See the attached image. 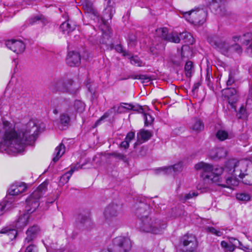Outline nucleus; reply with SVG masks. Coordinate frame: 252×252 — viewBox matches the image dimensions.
<instances>
[{"instance_id":"bf43d9fd","label":"nucleus","mask_w":252,"mask_h":252,"mask_svg":"<svg viewBox=\"0 0 252 252\" xmlns=\"http://www.w3.org/2000/svg\"><path fill=\"white\" fill-rule=\"evenodd\" d=\"M232 40L234 42L240 41L242 43V36H234L232 37Z\"/></svg>"},{"instance_id":"3c124183","label":"nucleus","mask_w":252,"mask_h":252,"mask_svg":"<svg viewBox=\"0 0 252 252\" xmlns=\"http://www.w3.org/2000/svg\"><path fill=\"white\" fill-rule=\"evenodd\" d=\"M211 70V68L209 66H207L206 68V80L208 82L211 81V78H212Z\"/></svg>"},{"instance_id":"58836bf2","label":"nucleus","mask_w":252,"mask_h":252,"mask_svg":"<svg viewBox=\"0 0 252 252\" xmlns=\"http://www.w3.org/2000/svg\"><path fill=\"white\" fill-rule=\"evenodd\" d=\"M123 104L124 105V107H125V110L126 112V110H133L134 111H137L139 112H143V110L142 106H135L132 105L131 104L126 103H124Z\"/></svg>"},{"instance_id":"f704fd0d","label":"nucleus","mask_w":252,"mask_h":252,"mask_svg":"<svg viewBox=\"0 0 252 252\" xmlns=\"http://www.w3.org/2000/svg\"><path fill=\"white\" fill-rule=\"evenodd\" d=\"M216 137L220 141H224L225 139L230 138L227 131L224 130H219L216 133Z\"/></svg>"},{"instance_id":"a211bd4d","label":"nucleus","mask_w":252,"mask_h":252,"mask_svg":"<svg viewBox=\"0 0 252 252\" xmlns=\"http://www.w3.org/2000/svg\"><path fill=\"white\" fill-rule=\"evenodd\" d=\"M85 110V104L80 100H75L73 106H70L67 108V112L70 115L76 116L77 113H82Z\"/></svg>"},{"instance_id":"de8ad7c7","label":"nucleus","mask_w":252,"mask_h":252,"mask_svg":"<svg viewBox=\"0 0 252 252\" xmlns=\"http://www.w3.org/2000/svg\"><path fill=\"white\" fill-rule=\"evenodd\" d=\"M238 114L239 115V116H238L239 118H242V117H247L248 116L247 110L243 106H242L240 107Z\"/></svg>"},{"instance_id":"49530a36","label":"nucleus","mask_w":252,"mask_h":252,"mask_svg":"<svg viewBox=\"0 0 252 252\" xmlns=\"http://www.w3.org/2000/svg\"><path fill=\"white\" fill-rule=\"evenodd\" d=\"M208 232H210L213 234H215L217 236H220L222 235V232L220 231L217 230L213 227H208L206 228Z\"/></svg>"},{"instance_id":"9d476101","label":"nucleus","mask_w":252,"mask_h":252,"mask_svg":"<svg viewBox=\"0 0 252 252\" xmlns=\"http://www.w3.org/2000/svg\"><path fill=\"white\" fill-rule=\"evenodd\" d=\"M208 41L212 46L224 55L229 56L231 55L230 46L225 41L220 40L217 37H209Z\"/></svg>"},{"instance_id":"6ab92c4d","label":"nucleus","mask_w":252,"mask_h":252,"mask_svg":"<svg viewBox=\"0 0 252 252\" xmlns=\"http://www.w3.org/2000/svg\"><path fill=\"white\" fill-rule=\"evenodd\" d=\"M242 44L243 46H246V52L248 54L252 56V33L248 32L243 34L242 36Z\"/></svg>"},{"instance_id":"c756f323","label":"nucleus","mask_w":252,"mask_h":252,"mask_svg":"<svg viewBox=\"0 0 252 252\" xmlns=\"http://www.w3.org/2000/svg\"><path fill=\"white\" fill-rule=\"evenodd\" d=\"M156 34L162 39L167 40L168 37V31L166 28H160L156 31Z\"/></svg>"},{"instance_id":"4be33fe9","label":"nucleus","mask_w":252,"mask_h":252,"mask_svg":"<svg viewBox=\"0 0 252 252\" xmlns=\"http://www.w3.org/2000/svg\"><path fill=\"white\" fill-rule=\"evenodd\" d=\"M189 128L196 132H200L204 128V124L202 122L197 118L191 120L189 124Z\"/></svg>"},{"instance_id":"f03ea898","label":"nucleus","mask_w":252,"mask_h":252,"mask_svg":"<svg viewBox=\"0 0 252 252\" xmlns=\"http://www.w3.org/2000/svg\"><path fill=\"white\" fill-rule=\"evenodd\" d=\"M47 189V183L44 182L41 184L26 200V209L28 214L20 216L15 224L17 229L21 230L28 223L29 214H32L38 207V200L45 193Z\"/></svg>"},{"instance_id":"a878e982","label":"nucleus","mask_w":252,"mask_h":252,"mask_svg":"<svg viewBox=\"0 0 252 252\" xmlns=\"http://www.w3.org/2000/svg\"><path fill=\"white\" fill-rule=\"evenodd\" d=\"M152 136L150 131L142 129L137 133V137L139 139L142 140L143 142L147 141Z\"/></svg>"},{"instance_id":"4d7b16f0","label":"nucleus","mask_w":252,"mask_h":252,"mask_svg":"<svg viewBox=\"0 0 252 252\" xmlns=\"http://www.w3.org/2000/svg\"><path fill=\"white\" fill-rule=\"evenodd\" d=\"M129 143L126 141L125 139L124 141H123L121 144V147L124 148L126 149H127L129 147Z\"/></svg>"},{"instance_id":"72a5a7b5","label":"nucleus","mask_w":252,"mask_h":252,"mask_svg":"<svg viewBox=\"0 0 252 252\" xmlns=\"http://www.w3.org/2000/svg\"><path fill=\"white\" fill-rule=\"evenodd\" d=\"M0 232L6 234L11 240L15 239L17 234V230L15 229L4 228Z\"/></svg>"},{"instance_id":"4468645a","label":"nucleus","mask_w":252,"mask_h":252,"mask_svg":"<svg viewBox=\"0 0 252 252\" xmlns=\"http://www.w3.org/2000/svg\"><path fill=\"white\" fill-rule=\"evenodd\" d=\"M210 8L216 14L222 15L225 13V1L223 0H205Z\"/></svg>"},{"instance_id":"a18cd8bd","label":"nucleus","mask_w":252,"mask_h":252,"mask_svg":"<svg viewBox=\"0 0 252 252\" xmlns=\"http://www.w3.org/2000/svg\"><path fill=\"white\" fill-rule=\"evenodd\" d=\"M198 195V193L195 191H191L185 194L183 199L184 201L192 198L194 197H196Z\"/></svg>"},{"instance_id":"393cba45","label":"nucleus","mask_w":252,"mask_h":252,"mask_svg":"<svg viewBox=\"0 0 252 252\" xmlns=\"http://www.w3.org/2000/svg\"><path fill=\"white\" fill-rule=\"evenodd\" d=\"M238 184V181L235 178L231 177L226 178L224 183H221V182L220 181L218 185L223 187L231 188L232 186H237Z\"/></svg>"},{"instance_id":"79ce46f5","label":"nucleus","mask_w":252,"mask_h":252,"mask_svg":"<svg viewBox=\"0 0 252 252\" xmlns=\"http://www.w3.org/2000/svg\"><path fill=\"white\" fill-rule=\"evenodd\" d=\"M114 48L117 52L122 53L124 56H130V54L128 52L123 50L121 44L116 45Z\"/></svg>"},{"instance_id":"69168bd1","label":"nucleus","mask_w":252,"mask_h":252,"mask_svg":"<svg viewBox=\"0 0 252 252\" xmlns=\"http://www.w3.org/2000/svg\"><path fill=\"white\" fill-rule=\"evenodd\" d=\"M54 113L56 114H57L58 112V110L57 109H55L53 111Z\"/></svg>"},{"instance_id":"680f3d73","label":"nucleus","mask_w":252,"mask_h":252,"mask_svg":"<svg viewBox=\"0 0 252 252\" xmlns=\"http://www.w3.org/2000/svg\"><path fill=\"white\" fill-rule=\"evenodd\" d=\"M250 106H252V99L248 98L246 101V107L249 109Z\"/></svg>"},{"instance_id":"bb28decb","label":"nucleus","mask_w":252,"mask_h":252,"mask_svg":"<svg viewBox=\"0 0 252 252\" xmlns=\"http://www.w3.org/2000/svg\"><path fill=\"white\" fill-rule=\"evenodd\" d=\"M223 168L221 167L217 166L215 168L213 167V170L211 171V173H212V177H217V181H212V183H217L218 184L220 182V178L219 176L223 172Z\"/></svg>"},{"instance_id":"052dcab7","label":"nucleus","mask_w":252,"mask_h":252,"mask_svg":"<svg viewBox=\"0 0 252 252\" xmlns=\"http://www.w3.org/2000/svg\"><path fill=\"white\" fill-rule=\"evenodd\" d=\"M81 168H82V166H81L79 164H77L73 166V167H71V168L70 170H73V172H74L75 171L78 170Z\"/></svg>"},{"instance_id":"412c9836","label":"nucleus","mask_w":252,"mask_h":252,"mask_svg":"<svg viewBox=\"0 0 252 252\" xmlns=\"http://www.w3.org/2000/svg\"><path fill=\"white\" fill-rule=\"evenodd\" d=\"M227 155L226 150L223 148H218L212 150L210 157L214 159H220L225 158Z\"/></svg>"},{"instance_id":"f257e3e1","label":"nucleus","mask_w":252,"mask_h":252,"mask_svg":"<svg viewBox=\"0 0 252 252\" xmlns=\"http://www.w3.org/2000/svg\"><path fill=\"white\" fill-rule=\"evenodd\" d=\"M3 127L0 131V150L7 149L14 153L24 151L25 145H30L35 140L37 127L34 122L30 121L27 125L16 130L15 125L3 120Z\"/></svg>"},{"instance_id":"37998d69","label":"nucleus","mask_w":252,"mask_h":252,"mask_svg":"<svg viewBox=\"0 0 252 252\" xmlns=\"http://www.w3.org/2000/svg\"><path fill=\"white\" fill-rule=\"evenodd\" d=\"M145 125L148 126L154 122V118L150 114L144 113Z\"/></svg>"},{"instance_id":"c9c22d12","label":"nucleus","mask_w":252,"mask_h":252,"mask_svg":"<svg viewBox=\"0 0 252 252\" xmlns=\"http://www.w3.org/2000/svg\"><path fill=\"white\" fill-rule=\"evenodd\" d=\"M73 173V170H70L68 172L64 174L60 178V183L63 185L67 183L68 182Z\"/></svg>"},{"instance_id":"f8f14e48","label":"nucleus","mask_w":252,"mask_h":252,"mask_svg":"<svg viewBox=\"0 0 252 252\" xmlns=\"http://www.w3.org/2000/svg\"><path fill=\"white\" fill-rule=\"evenodd\" d=\"M222 94L228 99V103L236 111L235 103L238 101L239 95L237 90L235 88L227 87L222 90Z\"/></svg>"},{"instance_id":"6e6d98bb","label":"nucleus","mask_w":252,"mask_h":252,"mask_svg":"<svg viewBox=\"0 0 252 252\" xmlns=\"http://www.w3.org/2000/svg\"><path fill=\"white\" fill-rule=\"evenodd\" d=\"M235 82V80L232 76L230 74L229 75L228 79L226 82V85L227 87L232 85V84Z\"/></svg>"},{"instance_id":"473e14b6","label":"nucleus","mask_w":252,"mask_h":252,"mask_svg":"<svg viewBox=\"0 0 252 252\" xmlns=\"http://www.w3.org/2000/svg\"><path fill=\"white\" fill-rule=\"evenodd\" d=\"M181 39L184 40V42L187 44H192L193 42V38L192 35L187 32H183L180 34Z\"/></svg>"},{"instance_id":"aec40b11","label":"nucleus","mask_w":252,"mask_h":252,"mask_svg":"<svg viewBox=\"0 0 252 252\" xmlns=\"http://www.w3.org/2000/svg\"><path fill=\"white\" fill-rule=\"evenodd\" d=\"M183 169L182 162H178L173 166L168 167H161L158 169L161 171L164 172L165 174H170L172 172H180Z\"/></svg>"},{"instance_id":"e2e57ef3","label":"nucleus","mask_w":252,"mask_h":252,"mask_svg":"<svg viewBox=\"0 0 252 252\" xmlns=\"http://www.w3.org/2000/svg\"><path fill=\"white\" fill-rule=\"evenodd\" d=\"M229 243H227L225 241H221L220 245L221 247L226 249V248L228 246Z\"/></svg>"},{"instance_id":"7ed1b4c3","label":"nucleus","mask_w":252,"mask_h":252,"mask_svg":"<svg viewBox=\"0 0 252 252\" xmlns=\"http://www.w3.org/2000/svg\"><path fill=\"white\" fill-rule=\"evenodd\" d=\"M147 206L142 204L136 211V214L139 218L140 222L139 227L141 231L145 232H151L154 234L160 233L164 228L165 225L161 224L159 220L152 219L148 214V211L146 210Z\"/></svg>"},{"instance_id":"e433bc0d","label":"nucleus","mask_w":252,"mask_h":252,"mask_svg":"<svg viewBox=\"0 0 252 252\" xmlns=\"http://www.w3.org/2000/svg\"><path fill=\"white\" fill-rule=\"evenodd\" d=\"M129 57L130 63L134 65L137 66H143L145 65V63L140 59L139 57L136 56Z\"/></svg>"},{"instance_id":"423d86ee","label":"nucleus","mask_w":252,"mask_h":252,"mask_svg":"<svg viewBox=\"0 0 252 252\" xmlns=\"http://www.w3.org/2000/svg\"><path fill=\"white\" fill-rule=\"evenodd\" d=\"M131 248L130 240L127 237L119 236L114 238L108 247V252H127ZM101 252H106L103 250Z\"/></svg>"},{"instance_id":"c85d7f7f","label":"nucleus","mask_w":252,"mask_h":252,"mask_svg":"<svg viewBox=\"0 0 252 252\" xmlns=\"http://www.w3.org/2000/svg\"><path fill=\"white\" fill-rule=\"evenodd\" d=\"M185 74L187 77H191L194 72L193 63L191 61H188L185 65Z\"/></svg>"},{"instance_id":"1a4fd4ad","label":"nucleus","mask_w":252,"mask_h":252,"mask_svg":"<svg viewBox=\"0 0 252 252\" xmlns=\"http://www.w3.org/2000/svg\"><path fill=\"white\" fill-rule=\"evenodd\" d=\"M121 206L116 204L109 205L105 209L104 215L105 220L109 225L115 226L119 221V216L121 213Z\"/></svg>"},{"instance_id":"2eb2a0df","label":"nucleus","mask_w":252,"mask_h":252,"mask_svg":"<svg viewBox=\"0 0 252 252\" xmlns=\"http://www.w3.org/2000/svg\"><path fill=\"white\" fill-rule=\"evenodd\" d=\"M6 46L14 52L19 54L23 52L25 49V44L20 40H10L6 42Z\"/></svg>"},{"instance_id":"6e6552de","label":"nucleus","mask_w":252,"mask_h":252,"mask_svg":"<svg viewBox=\"0 0 252 252\" xmlns=\"http://www.w3.org/2000/svg\"><path fill=\"white\" fill-rule=\"evenodd\" d=\"M40 231L39 227L37 225H33L30 227L26 231V237L24 241L25 252H37V246L33 244V241L36 238Z\"/></svg>"},{"instance_id":"c03bdc74","label":"nucleus","mask_w":252,"mask_h":252,"mask_svg":"<svg viewBox=\"0 0 252 252\" xmlns=\"http://www.w3.org/2000/svg\"><path fill=\"white\" fill-rule=\"evenodd\" d=\"M78 219L81 223L84 224L91 223V220L89 216L81 214L79 216Z\"/></svg>"},{"instance_id":"ddd939ff","label":"nucleus","mask_w":252,"mask_h":252,"mask_svg":"<svg viewBox=\"0 0 252 252\" xmlns=\"http://www.w3.org/2000/svg\"><path fill=\"white\" fill-rule=\"evenodd\" d=\"M182 243L185 251L192 252L197 246V240L195 237L192 235H186L182 239Z\"/></svg>"},{"instance_id":"4c0bfd02","label":"nucleus","mask_w":252,"mask_h":252,"mask_svg":"<svg viewBox=\"0 0 252 252\" xmlns=\"http://www.w3.org/2000/svg\"><path fill=\"white\" fill-rule=\"evenodd\" d=\"M236 198L241 201L247 202L251 199V195L250 194L245 192L238 193L236 195Z\"/></svg>"},{"instance_id":"0eeeda50","label":"nucleus","mask_w":252,"mask_h":252,"mask_svg":"<svg viewBox=\"0 0 252 252\" xmlns=\"http://www.w3.org/2000/svg\"><path fill=\"white\" fill-rule=\"evenodd\" d=\"M180 13L189 23L197 26L203 25L207 17V12L203 9L191 10L186 12L180 10Z\"/></svg>"},{"instance_id":"7c9ffc66","label":"nucleus","mask_w":252,"mask_h":252,"mask_svg":"<svg viewBox=\"0 0 252 252\" xmlns=\"http://www.w3.org/2000/svg\"><path fill=\"white\" fill-rule=\"evenodd\" d=\"M12 204L6 199L0 203V216L3 214L7 210L12 208Z\"/></svg>"},{"instance_id":"603ef678","label":"nucleus","mask_w":252,"mask_h":252,"mask_svg":"<svg viewBox=\"0 0 252 252\" xmlns=\"http://www.w3.org/2000/svg\"><path fill=\"white\" fill-rule=\"evenodd\" d=\"M113 109L114 110L115 112H116L117 113H123L126 112L125 110V107L123 105H121L118 107L114 106L113 107Z\"/></svg>"},{"instance_id":"864d4df0","label":"nucleus","mask_w":252,"mask_h":252,"mask_svg":"<svg viewBox=\"0 0 252 252\" xmlns=\"http://www.w3.org/2000/svg\"><path fill=\"white\" fill-rule=\"evenodd\" d=\"M135 137V132L130 131L127 133L125 138V140L127 141L129 143V142L134 139Z\"/></svg>"},{"instance_id":"a19ab883","label":"nucleus","mask_w":252,"mask_h":252,"mask_svg":"<svg viewBox=\"0 0 252 252\" xmlns=\"http://www.w3.org/2000/svg\"><path fill=\"white\" fill-rule=\"evenodd\" d=\"M231 54L233 52L236 53L239 55H241L243 52L242 47L237 43H235L230 46Z\"/></svg>"},{"instance_id":"ea45409f","label":"nucleus","mask_w":252,"mask_h":252,"mask_svg":"<svg viewBox=\"0 0 252 252\" xmlns=\"http://www.w3.org/2000/svg\"><path fill=\"white\" fill-rule=\"evenodd\" d=\"M181 40V37L180 36L176 33H171L170 34H169L167 41L174 42V43H179Z\"/></svg>"},{"instance_id":"5fc2aeb1","label":"nucleus","mask_w":252,"mask_h":252,"mask_svg":"<svg viewBox=\"0 0 252 252\" xmlns=\"http://www.w3.org/2000/svg\"><path fill=\"white\" fill-rule=\"evenodd\" d=\"M114 157L123 160H126V156L119 153H114L112 154Z\"/></svg>"},{"instance_id":"0e129e2a","label":"nucleus","mask_w":252,"mask_h":252,"mask_svg":"<svg viewBox=\"0 0 252 252\" xmlns=\"http://www.w3.org/2000/svg\"><path fill=\"white\" fill-rule=\"evenodd\" d=\"M238 242V240L235 238H231V240H230V243L229 244H234V246L236 244V242Z\"/></svg>"},{"instance_id":"f3484780","label":"nucleus","mask_w":252,"mask_h":252,"mask_svg":"<svg viewBox=\"0 0 252 252\" xmlns=\"http://www.w3.org/2000/svg\"><path fill=\"white\" fill-rule=\"evenodd\" d=\"M27 187L24 183H16L12 185L9 188L8 192L10 195H18L20 193L25 192Z\"/></svg>"},{"instance_id":"09e8293b","label":"nucleus","mask_w":252,"mask_h":252,"mask_svg":"<svg viewBox=\"0 0 252 252\" xmlns=\"http://www.w3.org/2000/svg\"><path fill=\"white\" fill-rule=\"evenodd\" d=\"M41 20V17L39 16H36L34 17L31 18L29 20V24L32 25L37 22Z\"/></svg>"},{"instance_id":"13d9d810","label":"nucleus","mask_w":252,"mask_h":252,"mask_svg":"<svg viewBox=\"0 0 252 252\" xmlns=\"http://www.w3.org/2000/svg\"><path fill=\"white\" fill-rule=\"evenodd\" d=\"M225 250L227 251L233 252L235 250L234 244H229Z\"/></svg>"},{"instance_id":"dca6fc26","label":"nucleus","mask_w":252,"mask_h":252,"mask_svg":"<svg viewBox=\"0 0 252 252\" xmlns=\"http://www.w3.org/2000/svg\"><path fill=\"white\" fill-rule=\"evenodd\" d=\"M66 63L71 67L79 66L81 63L80 55L76 52H69L66 58Z\"/></svg>"},{"instance_id":"2f4dec72","label":"nucleus","mask_w":252,"mask_h":252,"mask_svg":"<svg viewBox=\"0 0 252 252\" xmlns=\"http://www.w3.org/2000/svg\"><path fill=\"white\" fill-rule=\"evenodd\" d=\"M115 12V10L112 6H107L103 12L104 18L106 20H111Z\"/></svg>"},{"instance_id":"b1692460","label":"nucleus","mask_w":252,"mask_h":252,"mask_svg":"<svg viewBox=\"0 0 252 252\" xmlns=\"http://www.w3.org/2000/svg\"><path fill=\"white\" fill-rule=\"evenodd\" d=\"M65 150V146L63 143H61L56 148L55 152V156L53 158V161L54 162H56L59 160L60 158L64 153Z\"/></svg>"},{"instance_id":"20e7f679","label":"nucleus","mask_w":252,"mask_h":252,"mask_svg":"<svg viewBox=\"0 0 252 252\" xmlns=\"http://www.w3.org/2000/svg\"><path fill=\"white\" fill-rule=\"evenodd\" d=\"M195 168L197 170H201V176L203 178L204 185L203 188L199 186L197 187L198 189L201 190V192H207L209 188V185L212 184V181H216L217 177H213L211 171L213 170V166L203 162H199L195 165Z\"/></svg>"},{"instance_id":"5701e85b","label":"nucleus","mask_w":252,"mask_h":252,"mask_svg":"<svg viewBox=\"0 0 252 252\" xmlns=\"http://www.w3.org/2000/svg\"><path fill=\"white\" fill-rule=\"evenodd\" d=\"M76 29V26L74 24H70L68 21L63 22L60 26V29L62 32L65 34H69Z\"/></svg>"},{"instance_id":"39448f33","label":"nucleus","mask_w":252,"mask_h":252,"mask_svg":"<svg viewBox=\"0 0 252 252\" xmlns=\"http://www.w3.org/2000/svg\"><path fill=\"white\" fill-rule=\"evenodd\" d=\"M252 164V163L250 160L245 159L237 161L235 159H232L228 161L226 167L230 171L232 170L235 176L242 179L247 175L248 169Z\"/></svg>"},{"instance_id":"9b49d317","label":"nucleus","mask_w":252,"mask_h":252,"mask_svg":"<svg viewBox=\"0 0 252 252\" xmlns=\"http://www.w3.org/2000/svg\"><path fill=\"white\" fill-rule=\"evenodd\" d=\"M74 81L68 74H64L61 78L55 81L54 86L58 91L66 92L69 90V87L73 84Z\"/></svg>"},{"instance_id":"cd10ccee","label":"nucleus","mask_w":252,"mask_h":252,"mask_svg":"<svg viewBox=\"0 0 252 252\" xmlns=\"http://www.w3.org/2000/svg\"><path fill=\"white\" fill-rule=\"evenodd\" d=\"M72 115H70L69 114V113L67 112V109L66 110L65 112L62 113L60 115V123L64 126H67L70 121V116Z\"/></svg>"},{"instance_id":"8fccbe9b","label":"nucleus","mask_w":252,"mask_h":252,"mask_svg":"<svg viewBox=\"0 0 252 252\" xmlns=\"http://www.w3.org/2000/svg\"><path fill=\"white\" fill-rule=\"evenodd\" d=\"M128 78L138 80H146L148 78L144 75H131Z\"/></svg>"}]
</instances>
